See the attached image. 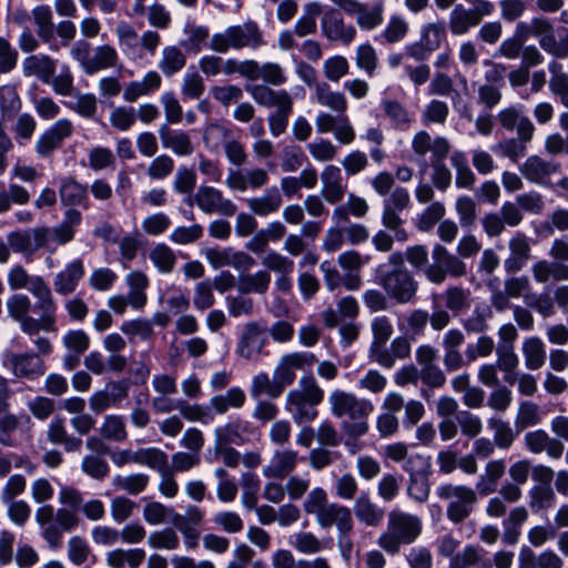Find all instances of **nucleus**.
<instances>
[{
    "instance_id": "obj_1",
    "label": "nucleus",
    "mask_w": 568,
    "mask_h": 568,
    "mask_svg": "<svg viewBox=\"0 0 568 568\" xmlns=\"http://www.w3.org/2000/svg\"><path fill=\"white\" fill-rule=\"evenodd\" d=\"M33 296L38 300L33 307L38 317L30 315L31 298L22 293H16L8 297L6 306L9 317L19 324L22 333L30 336L38 335L40 332H55L58 305L52 293H48L45 296Z\"/></svg>"
},
{
    "instance_id": "obj_2",
    "label": "nucleus",
    "mask_w": 568,
    "mask_h": 568,
    "mask_svg": "<svg viewBox=\"0 0 568 568\" xmlns=\"http://www.w3.org/2000/svg\"><path fill=\"white\" fill-rule=\"evenodd\" d=\"M328 405L333 416L336 418H347L341 425L347 438L357 439L368 433V418L375 409L374 404L369 399L337 388L329 393Z\"/></svg>"
},
{
    "instance_id": "obj_3",
    "label": "nucleus",
    "mask_w": 568,
    "mask_h": 568,
    "mask_svg": "<svg viewBox=\"0 0 568 568\" xmlns=\"http://www.w3.org/2000/svg\"><path fill=\"white\" fill-rule=\"evenodd\" d=\"M423 532V520L417 515L393 509L388 513L386 529L378 536L377 545L386 554L395 556L403 545L415 542Z\"/></svg>"
},
{
    "instance_id": "obj_4",
    "label": "nucleus",
    "mask_w": 568,
    "mask_h": 568,
    "mask_svg": "<svg viewBox=\"0 0 568 568\" xmlns=\"http://www.w3.org/2000/svg\"><path fill=\"white\" fill-rule=\"evenodd\" d=\"M324 399V390L314 376H303L298 386L286 395V409L297 425L313 422L318 416L317 406Z\"/></svg>"
},
{
    "instance_id": "obj_5",
    "label": "nucleus",
    "mask_w": 568,
    "mask_h": 568,
    "mask_svg": "<svg viewBox=\"0 0 568 568\" xmlns=\"http://www.w3.org/2000/svg\"><path fill=\"white\" fill-rule=\"evenodd\" d=\"M34 518L41 528L42 538L51 549L60 548L63 534L78 528L81 523L78 511L67 507L54 510L51 505L39 507Z\"/></svg>"
},
{
    "instance_id": "obj_6",
    "label": "nucleus",
    "mask_w": 568,
    "mask_h": 568,
    "mask_svg": "<svg viewBox=\"0 0 568 568\" xmlns=\"http://www.w3.org/2000/svg\"><path fill=\"white\" fill-rule=\"evenodd\" d=\"M252 99L261 106L275 108L276 111L268 116L272 135L278 136L285 132L288 118L293 111V98L286 90H274L264 84L246 87Z\"/></svg>"
},
{
    "instance_id": "obj_7",
    "label": "nucleus",
    "mask_w": 568,
    "mask_h": 568,
    "mask_svg": "<svg viewBox=\"0 0 568 568\" xmlns=\"http://www.w3.org/2000/svg\"><path fill=\"white\" fill-rule=\"evenodd\" d=\"M264 45H266L264 33L253 20H247L242 24L229 26L222 32L214 33L210 41L211 50L217 53H226L231 49L248 48L257 50Z\"/></svg>"
},
{
    "instance_id": "obj_8",
    "label": "nucleus",
    "mask_w": 568,
    "mask_h": 568,
    "mask_svg": "<svg viewBox=\"0 0 568 568\" xmlns=\"http://www.w3.org/2000/svg\"><path fill=\"white\" fill-rule=\"evenodd\" d=\"M436 494L443 500H449L447 506V518L454 524H460L473 513L474 505L477 503L476 491L467 486L444 484L440 485Z\"/></svg>"
},
{
    "instance_id": "obj_9",
    "label": "nucleus",
    "mask_w": 568,
    "mask_h": 568,
    "mask_svg": "<svg viewBox=\"0 0 568 568\" xmlns=\"http://www.w3.org/2000/svg\"><path fill=\"white\" fill-rule=\"evenodd\" d=\"M432 258L433 263L425 268V277L433 284L440 285L448 276L463 277L467 274L465 262L442 244L434 245Z\"/></svg>"
},
{
    "instance_id": "obj_10",
    "label": "nucleus",
    "mask_w": 568,
    "mask_h": 568,
    "mask_svg": "<svg viewBox=\"0 0 568 568\" xmlns=\"http://www.w3.org/2000/svg\"><path fill=\"white\" fill-rule=\"evenodd\" d=\"M386 264L378 265V283L386 295L397 303L405 304L414 300L417 292V282L409 271L386 272Z\"/></svg>"
},
{
    "instance_id": "obj_11",
    "label": "nucleus",
    "mask_w": 568,
    "mask_h": 568,
    "mask_svg": "<svg viewBox=\"0 0 568 568\" xmlns=\"http://www.w3.org/2000/svg\"><path fill=\"white\" fill-rule=\"evenodd\" d=\"M346 14L354 17L357 27L363 31H372L382 26L384 21L385 6L382 1L373 4L357 0H331Z\"/></svg>"
},
{
    "instance_id": "obj_12",
    "label": "nucleus",
    "mask_w": 568,
    "mask_h": 568,
    "mask_svg": "<svg viewBox=\"0 0 568 568\" xmlns=\"http://www.w3.org/2000/svg\"><path fill=\"white\" fill-rule=\"evenodd\" d=\"M8 244L14 253L31 257L36 252L45 247L50 241V229L39 226L34 229L12 231L8 234Z\"/></svg>"
},
{
    "instance_id": "obj_13",
    "label": "nucleus",
    "mask_w": 568,
    "mask_h": 568,
    "mask_svg": "<svg viewBox=\"0 0 568 568\" xmlns=\"http://www.w3.org/2000/svg\"><path fill=\"white\" fill-rule=\"evenodd\" d=\"M315 363H317V358L313 353H288L280 357L273 376L284 390L294 383L296 378L295 371L310 369Z\"/></svg>"
},
{
    "instance_id": "obj_14",
    "label": "nucleus",
    "mask_w": 568,
    "mask_h": 568,
    "mask_svg": "<svg viewBox=\"0 0 568 568\" xmlns=\"http://www.w3.org/2000/svg\"><path fill=\"white\" fill-rule=\"evenodd\" d=\"M531 239L523 232L514 233L507 242V255L504 270L508 274L520 272L531 260Z\"/></svg>"
},
{
    "instance_id": "obj_15",
    "label": "nucleus",
    "mask_w": 568,
    "mask_h": 568,
    "mask_svg": "<svg viewBox=\"0 0 568 568\" xmlns=\"http://www.w3.org/2000/svg\"><path fill=\"white\" fill-rule=\"evenodd\" d=\"M194 201L199 209L206 214L219 213L232 216L237 210L232 200L224 197L221 190L209 185L197 189Z\"/></svg>"
},
{
    "instance_id": "obj_16",
    "label": "nucleus",
    "mask_w": 568,
    "mask_h": 568,
    "mask_svg": "<svg viewBox=\"0 0 568 568\" xmlns=\"http://www.w3.org/2000/svg\"><path fill=\"white\" fill-rule=\"evenodd\" d=\"M128 395V382H109L103 389L97 390L90 396L89 406L94 414H102L112 406H119Z\"/></svg>"
},
{
    "instance_id": "obj_17",
    "label": "nucleus",
    "mask_w": 568,
    "mask_h": 568,
    "mask_svg": "<svg viewBox=\"0 0 568 568\" xmlns=\"http://www.w3.org/2000/svg\"><path fill=\"white\" fill-rule=\"evenodd\" d=\"M322 33L331 41H338L349 44L356 38V29L347 24L337 9H328L324 12L321 21Z\"/></svg>"
},
{
    "instance_id": "obj_18",
    "label": "nucleus",
    "mask_w": 568,
    "mask_h": 568,
    "mask_svg": "<svg viewBox=\"0 0 568 568\" xmlns=\"http://www.w3.org/2000/svg\"><path fill=\"white\" fill-rule=\"evenodd\" d=\"M315 518L321 528L328 529L335 526L337 532L342 535H351L354 529L352 510L337 503H329Z\"/></svg>"
},
{
    "instance_id": "obj_19",
    "label": "nucleus",
    "mask_w": 568,
    "mask_h": 568,
    "mask_svg": "<svg viewBox=\"0 0 568 568\" xmlns=\"http://www.w3.org/2000/svg\"><path fill=\"white\" fill-rule=\"evenodd\" d=\"M4 364L8 365L18 378L34 379L45 372L42 359L31 353H7Z\"/></svg>"
},
{
    "instance_id": "obj_20",
    "label": "nucleus",
    "mask_w": 568,
    "mask_h": 568,
    "mask_svg": "<svg viewBox=\"0 0 568 568\" xmlns=\"http://www.w3.org/2000/svg\"><path fill=\"white\" fill-rule=\"evenodd\" d=\"M266 345L265 328L257 323H247L242 331L236 353L244 359H254Z\"/></svg>"
},
{
    "instance_id": "obj_21",
    "label": "nucleus",
    "mask_w": 568,
    "mask_h": 568,
    "mask_svg": "<svg viewBox=\"0 0 568 568\" xmlns=\"http://www.w3.org/2000/svg\"><path fill=\"white\" fill-rule=\"evenodd\" d=\"M322 195L329 204L341 202L347 191V184L344 181L341 168L334 164H327L321 172Z\"/></svg>"
},
{
    "instance_id": "obj_22",
    "label": "nucleus",
    "mask_w": 568,
    "mask_h": 568,
    "mask_svg": "<svg viewBox=\"0 0 568 568\" xmlns=\"http://www.w3.org/2000/svg\"><path fill=\"white\" fill-rule=\"evenodd\" d=\"M499 125L506 131H517L524 141H531L535 134L532 121L514 105L500 110L497 114Z\"/></svg>"
},
{
    "instance_id": "obj_23",
    "label": "nucleus",
    "mask_w": 568,
    "mask_h": 568,
    "mask_svg": "<svg viewBox=\"0 0 568 568\" xmlns=\"http://www.w3.org/2000/svg\"><path fill=\"white\" fill-rule=\"evenodd\" d=\"M450 148V142L445 136L433 138L426 131L417 132L412 140L413 151L419 156H425L430 152L432 161L445 160Z\"/></svg>"
},
{
    "instance_id": "obj_24",
    "label": "nucleus",
    "mask_w": 568,
    "mask_h": 568,
    "mask_svg": "<svg viewBox=\"0 0 568 568\" xmlns=\"http://www.w3.org/2000/svg\"><path fill=\"white\" fill-rule=\"evenodd\" d=\"M8 284L12 291L27 288L32 295H48L52 293L42 276L30 275L22 265H14L8 272Z\"/></svg>"
},
{
    "instance_id": "obj_25",
    "label": "nucleus",
    "mask_w": 568,
    "mask_h": 568,
    "mask_svg": "<svg viewBox=\"0 0 568 568\" xmlns=\"http://www.w3.org/2000/svg\"><path fill=\"white\" fill-rule=\"evenodd\" d=\"M297 464V452L293 449L275 450L268 464L263 468V475L268 479H284L296 469Z\"/></svg>"
},
{
    "instance_id": "obj_26",
    "label": "nucleus",
    "mask_w": 568,
    "mask_h": 568,
    "mask_svg": "<svg viewBox=\"0 0 568 568\" xmlns=\"http://www.w3.org/2000/svg\"><path fill=\"white\" fill-rule=\"evenodd\" d=\"M525 445L532 454L547 453L550 458L558 459L562 456L565 446L560 439L551 437L542 429L528 432L525 437Z\"/></svg>"
},
{
    "instance_id": "obj_27",
    "label": "nucleus",
    "mask_w": 568,
    "mask_h": 568,
    "mask_svg": "<svg viewBox=\"0 0 568 568\" xmlns=\"http://www.w3.org/2000/svg\"><path fill=\"white\" fill-rule=\"evenodd\" d=\"M159 136L162 146L176 156H190L194 152L192 138L184 130H172L168 124H162L159 128Z\"/></svg>"
},
{
    "instance_id": "obj_28",
    "label": "nucleus",
    "mask_w": 568,
    "mask_h": 568,
    "mask_svg": "<svg viewBox=\"0 0 568 568\" xmlns=\"http://www.w3.org/2000/svg\"><path fill=\"white\" fill-rule=\"evenodd\" d=\"M560 164L546 161L539 155L528 156L520 166L521 174L530 182L541 185L549 184V178L558 173Z\"/></svg>"
},
{
    "instance_id": "obj_29",
    "label": "nucleus",
    "mask_w": 568,
    "mask_h": 568,
    "mask_svg": "<svg viewBox=\"0 0 568 568\" xmlns=\"http://www.w3.org/2000/svg\"><path fill=\"white\" fill-rule=\"evenodd\" d=\"M73 125L71 121L61 119L47 130L37 141L36 150L41 156L51 154L58 149L62 141L72 134Z\"/></svg>"
},
{
    "instance_id": "obj_30",
    "label": "nucleus",
    "mask_w": 568,
    "mask_h": 568,
    "mask_svg": "<svg viewBox=\"0 0 568 568\" xmlns=\"http://www.w3.org/2000/svg\"><path fill=\"white\" fill-rule=\"evenodd\" d=\"M245 203L252 214L265 217L275 214L281 210L283 205V195L277 187L273 186L260 196L246 199Z\"/></svg>"
},
{
    "instance_id": "obj_31",
    "label": "nucleus",
    "mask_w": 568,
    "mask_h": 568,
    "mask_svg": "<svg viewBox=\"0 0 568 568\" xmlns=\"http://www.w3.org/2000/svg\"><path fill=\"white\" fill-rule=\"evenodd\" d=\"M162 85V78L156 71H149L141 80L126 83L123 90V100L129 103L138 101L158 91Z\"/></svg>"
},
{
    "instance_id": "obj_32",
    "label": "nucleus",
    "mask_w": 568,
    "mask_h": 568,
    "mask_svg": "<svg viewBox=\"0 0 568 568\" xmlns=\"http://www.w3.org/2000/svg\"><path fill=\"white\" fill-rule=\"evenodd\" d=\"M84 275V267L81 260L69 263L64 270L59 272L53 281L54 291L60 295L72 294Z\"/></svg>"
},
{
    "instance_id": "obj_33",
    "label": "nucleus",
    "mask_w": 568,
    "mask_h": 568,
    "mask_svg": "<svg viewBox=\"0 0 568 568\" xmlns=\"http://www.w3.org/2000/svg\"><path fill=\"white\" fill-rule=\"evenodd\" d=\"M57 69V61L47 54H32L22 62L26 77H36L43 83H49Z\"/></svg>"
},
{
    "instance_id": "obj_34",
    "label": "nucleus",
    "mask_w": 568,
    "mask_h": 568,
    "mask_svg": "<svg viewBox=\"0 0 568 568\" xmlns=\"http://www.w3.org/2000/svg\"><path fill=\"white\" fill-rule=\"evenodd\" d=\"M531 274L538 284H546L550 280L555 282L568 281V265L542 258L531 265Z\"/></svg>"
},
{
    "instance_id": "obj_35",
    "label": "nucleus",
    "mask_w": 568,
    "mask_h": 568,
    "mask_svg": "<svg viewBox=\"0 0 568 568\" xmlns=\"http://www.w3.org/2000/svg\"><path fill=\"white\" fill-rule=\"evenodd\" d=\"M485 551L478 546L467 545L464 549L452 557L448 568H491Z\"/></svg>"
},
{
    "instance_id": "obj_36",
    "label": "nucleus",
    "mask_w": 568,
    "mask_h": 568,
    "mask_svg": "<svg viewBox=\"0 0 568 568\" xmlns=\"http://www.w3.org/2000/svg\"><path fill=\"white\" fill-rule=\"evenodd\" d=\"M354 513L357 520L368 527H378L384 519V510L366 493L355 499Z\"/></svg>"
},
{
    "instance_id": "obj_37",
    "label": "nucleus",
    "mask_w": 568,
    "mask_h": 568,
    "mask_svg": "<svg viewBox=\"0 0 568 568\" xmlns=\"http://www.w3.org/2000/svg\"><path fill=\"white\" fill-rule=\"evenodd\" d=\"M506 471V463L504 459L489 460L476 484V489L481 496H487L496 491L498 481Z\"/></svg>"
},
{
    "instance_id": "obj_38",
    "label": "nucleus",
    "mask_w": 568,
    "mask_h": 568,
    "mask_svg": "<svg viewBox=\"0 0 568 568\" xmlns=\"http://www.w3.org/2000/svg\"><path fill=\"white\" fill-rule=\"evenodd\" d=\"M48 440L53 445H63L67 452H79L82 440L70 435L62 418H53L45 432Z\"/></svg>"
},
{
    "instance_id": "obj_39",
    "label": "nucleus",
    "mask_w": 568,
    "mask_h": 568,
    "mask_svg": "<svg viewBox=\"0 0 568 568\" xmlns=\"http://www.w3.org/2000/svg\"><path fill=\"white\" fill-rule=\"evenodd\" d=\"M548 71L550 73L548 82L550 92L559 99L562 106L568 109V73L557 60H551L548 63Z\"/></svg>"
},
{
    "instance_id": "obj_40",
    "label": "nucleus",
    "mask_w": 568,
    "mask_h": 568,
    "mask_svg": "<svg viewBox=\"0 0 568 568\" xmlns=\"http://www.w3.org/2000/svg\"><path fill=\"white\" fill-rule=\"evenodd\" d=\"M145 551L141 548H116L106 554L105 561L111 568H139L145 559Z\"/></svg>"
},
{
    "instance_id": "obj_41",
    "label": "nucleus",
    "mask_w": 568,
    "mask_h": 568,
    "mask_svg": "<svg viewBox=\"0 0 568 568\" xmlns=\"http://www.w3.org/2000/svg\"><path fill=\"white\" fill-rule=\"evenodd\" d=\"M521 352L527 369L537 371L545 365L546 347L539 337L530 336L525 338L523 342Z\"/></svg>"
},
{
    "instance_id": "obj_42",
    "label": "nucleus",
    "mask_w": 568,
    "mask_h": 568,
    "mask_svg": "<svg viewBox=\"0 0 568 568\" xmlns=\"http://www.w3.org/2000/svg\"><path fill=\"white\" fill-rule=\"evenodd\" d=\"M81 221V212L70 207L65 211L61 224L50 229V236L53 235L60 245H64L74 239L75 227L80 225Z\"/></svg>"
},
{
    "instance_id": "obj_43",
    "label": "nucleus",
    "mask_w": 568,
    "mask_h": 568,
    "mask_svg": "<svg viewBox=\"0 0 568 568\" xmlns=\"http://www.w3.org/2000/svg\"><path fill=\"white\" fill-rule=\"evenodd\" d=\"M186 64L185 53L176 45H166L161 51L158 67L165 77H172Z\"/></svg>"
},
{
    "instance_id": "obj_44",
    "label": "nucleus",
    "mask_w": 568,
    "mask_h": 568,
    "mask_svg": "<svg viewBox=\"0 0 568 568\" xmlns=\"http://www.w3.org/2000/svg\"><path fill=\"white\" fill-rule=\"evenodd\" d=\"M315 99L322 106L332 111L344 113L347 110V100L344 93L333 91L326 82L315 83Z\"/></svg>"
},
{
    "instance_id": "obj_45",
    "label": "nucleus",
    "mask_w": 568,
    "mask_h": 568,
    "mask_svg": "<svg viewBox=\"0 0 568 568\" xmlns=\"http://www.w3.org/2000/svg\"><path fill=\"white\" fill-rule=\"evenodd\" d=\"M59 195L62 205L77 206L87 201L88 191L85 185H82L73 178H65L61 180Z\"/></svg>"
},
{
    "instance_id": "obj_46",
    "label": "nucleus",
    "mask_w": 568,
    "mask_h": 568,
    "mask_svg": "<svg viewBox=\"0 0 568 568\" xmlns=\"http://www.w3.org/2000/svg\"><path fill=\"white\" fill-rule=\"evenodd\" d=\"M99 433L102 438L114 443H122L128 438L125 419L121 415L110 414L103 417Z\"/></svg>"
},
{
    "instance_id": "obj_47",
    "label": "nucleus",
    "mask_w": 568,
    "mask_h": 568,
    "mask_svg": "<svg viewBox=\"0 0 568 568\" xmlns=\"http://www.w3.org/2000/svg\"><path fill=\"white\" fill-rule=\"evenodd\" d=\"M384 115L390 121L392 125L399 130H406L413 122L409 111L398 101L385 99L381 102Z\"/></svg>"
},
{
    "instance_id": "obj_48",
    "label": "nucleus",
    "mask_w": 568,
    "mask_h": 568,
    "mask_svg": "<svg viewBox=\"0 0 568 568\" xmlns=\"http://www.w3.org/2000/svg\"><path fill=\"white\" fill-rule=\"evenodd\" d=\"M125 282L130 287L129 302L134 308H141L146 303V295L144 290L149 285L148 276L141 271H132L126 277Z\"/></svg>"
},
{
    "instance_id": "obj_49",
    "label": "nucleus",
    "mask_w": 568,
    "mask_h": 568,
    "mask_svg": "<svg viewBox=\"0 0 568 568\" xmlns=\"http://www.w3.org/2000/svg\"><path fill=\"white\" fill-rule=\"evenodd\" d=\"M30 201L28 190L19 184L11 183L8 187L0 182V214L11 209V204L24 205Z\"/></svg>"
},
{
    "instance_id": "obj_50",
    "label": "nucleus",
    "mask_w": 568,
    "mask_h": 568,
    "mask_svg": "<svg viewBox=\"0 0 568 568\" xmlns=\"http://www.w3.org/2000/svg\"><path fill=\"white\" fill-rule=\"evenodd\" d=\"M476 16L470 9H466L458 4L454 8L449 17V30L454 36H463L470 28L478 26Z\"/></svg>"
},
{
    "instance_id": "obj_51",
    "label": "nucleus",
    "mask_w": 568,
    "mask_h": 568,
    "mask_svg": "<svg viewBox=\"0 0 568 568\" xmlns=\"http://www.w3.org/2000/svg\"><path fill=\"white\" fill-rule=\"evenodd\" d=\"M283 388L278 384V382L266 373H258L252 379L250 394L253 398H260L262 395H266L271 398H277L283 394Z\"/></svg>"
},
{
    "instance_id": "obj_52",
    "label": "nucleus",
    "mask_w": 568,
    "mask_h": 568,
    "mask_svg": "<svg viewBox=\"0 0 568 568\" xmlns=\"http://www.w3.org/2000/svg\"><path fill=\"white\" fill-rule=\"evenodd\" d=\"M233 136L232 131L220 122L209 123L202 134L204 145L211 151H217L221 145H225Z\"/></svg>"
},
{
    "instance_id": "obj_53",
    "label": "nucleus",
    "mask_w": 568,
    "mask_h": 568,
    "mask_svg": "<svg viewBox=\"0 0 568 568\" xmlns=\"http://www.w3.org/2000/svg\"><path fill=\"white\" fill-rule=\"evenodd\" d=\"M487 424L493 432V440L499 449H508L514 444L516 433L508 422L499 417H490Z\"/></svg>"
},
{
    "instance_id": "obj_54",
    "label": "nucleus",
    "mask_w": 568,
    "mask_h": 568,
    "mask_svg": "<svg viewBox=\"0 0 568 568\" xmlns=\"http://www.w3.org/2000/svg\"><path fill=\"white\" fill-rule=\"evenodd\" d=\"M271 275L267 271L261 270L254 274L244 273L239 278V288L242 293L264 294L270 286Z\"/></svg>"
},
{
    "instance_id": "obj_55",
    "label": "nucleus",
    "mask_w": 568,
    "mask_h": 568,
    "mask_svg": "<svg viewBox=\"0 0 568 568\" xmlns=\"http://www.w3.org/2000/svg\"><path fill=\"white\" fill-rule=\"evenodd\" d=\"M304 10V14L297 19L293 30L300 38L315 33L316 18L322 13V6L317 2H310Z\"/></svg>"
},
{
    "instance_id": "obj_56",
    "label": "nucleus",
    "mask_w": 568,
    "mask_h": 568,
    "mask_svg": "<svg viewBox=\"0 0 568 568\" xmlns=\"http://www.w3.org/2000/svg\"><path fill=\"white\" fill-rule=\"evenodd\" d=\"M528 496L529 507L534 513L547 510L556 504V494L552 487L534 485Z\"/></svg>"
},
{
    "instance_id": "obj_57",
    "label": "nucleus",
    "mask_w": 568,
    "mask_h": 568,
    "mask_svg": "<svg viewBox=\"0 0 568 568\" xmlns=\"http://www.w3.org/2000/svg\"><path fill=\"white\" fill-rule=\"evenodd\" d=\"M22 106V101L16 85H0V112L2 118H11L16 115Z\"/></svg>"
},
{
    "instance_id": "obj_58",
    "label": "nucleus",
    "mask_w": 568,
    "mask_h": 568,
    "mask_svg": "<svg viewBox=\"0 0 568 568\" xmlns=\"http://www.w3.org/2000/svg\"><path fill=\"white\" fill-rule=\"evenodd\" d=\"M149 480V476L142 473L125 476L118 475L113 479V486L118 490L125 491L130 495H138L145 490Z\"/></svg>"
},
{
    "instance_id": "obj_59",
    "label": "nucleus",
    "mask_w": 568,
    "mask_h": 568,
    "mask_svg": "<svg viewBox=\"0 0 568 568\" xmlns=\"http://www.w3.org/2000/svg\"><path fill=\"white\" fill-rule=\"evenodd\" d=\"M136 464L162 473L168 468V455L156 447L139 448L136 450Z\"/></svg>"
},
{
    "instance_id": "obj_60",
    "label": "nucleus",
    "mask_w": 568,
    "mask_h": 568,
    "mask_svg": "<svg viewBox=\"0 0 568 568\" xmlns=\"http://www.w3.org/2000/svg\"><path fill=\"white\" fill-rule=\"evenodd\" d=\"M148 545L153 549L175 550L180 546V538L173 528H163L149 535Z\"/></svg>"
},
{
    "instance_id": "obj_61",
    "label": "nucleus",
    "mask_w": 568,
    "mask_h": 568,
    "mask_svg": "<svg viewBox=\"0 0 568 568\" xmlns=\"http://www.w3.org/2000/svg\"><path fill=\"white\" fill-rule=\"evenodd\" d=\"M37 33L44 42L53 39L52 12L48 6H38L32 10Z\"/></svg>"
},
{
    "instance_id": "obj_62",
    "label": "nucleus",
    "mask_w": 568,
    "mask_h": 568,
    "mask_svg": "<svg viewBox=\"0 0 568 568\" xmlns=\"http://www.w3.org/2000/svg\"><path fill=\"white\" fill-rule=\"evenodd\" d=\"M446 39V28L443 22H433L423 27L420 32V41L429 51L438 50Z\"/></svg>"
},
{
    "instance_id": "obj_63",
    "label": "nucleus",
    "mask_w": 568,
    "mask_h": 568,
    "mask_svg": "<svg viewBox=\"0 0 568 568\" xmlns=\"http://www.w3.org/2000/svg\"><path fill=\"white\" fill-rule=\"evenodd\" d=\"M530 141H524L520 136L509 138L503 141H499L495 150L501 156L509 159L511 162H517L520 158L525 156L527 153V143Z\"/></svg>"
},
{
    "instance_id": "obj_64",
    "label": "nucleus",
    "mask_w": 568,
    "mask_h": 568,
    "mask_svg": "<svg viewBox=\"0 0 568 568\" xmlns=\"http://www.w3.org/2000/svg\"><path fill=\"white\" fill-rule=\"evenodd\" d=\"M470 293L460 286H449L445 291V306L458 314L470 306Z\"/></svg>"
}]
</instances>
